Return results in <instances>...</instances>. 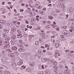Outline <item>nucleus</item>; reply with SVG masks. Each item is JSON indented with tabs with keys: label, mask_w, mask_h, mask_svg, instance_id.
<instances>
[{
	"label": "nucleus",
	"mask_w": 74,
	"mask_h": 74,
	"mask_svg": "<svg viewBox=\"0 0 74 74\" xmlns=\"http://www.w3.org/2000/svg\"><path fill=\"white\" fill-rule=\"evenodd\" d=\"M19 47H21V48H19L18 49V51H23L25 49H23V45H20V46L19 45Z\"/></svg>",
	"instance_id": "nucleus-1"
},
{
	"label": "nucleus",
	"mask_w": 74,
	"mask_h": 74,
	"mask_svg": "<svg viewBox=\"0 0 74 74\" xmlns=\"http://www.w3.org/2000/svg\"><path fill=\"white\" fill-rule=\"evenodd\" d=\"M23 62L22 60H20L19 62L17 63V64L18 66H21L22 64H23Z\"/></svg>",
	"instance_id": "nucleus-2"
},
{
	"label": "nucleus",
	"mask_w": 74,
	"mask_h": 74,
	"mask_svg": "<svg viewBox=\"0 0 74 74\" xmlns=\"http://www.w3.org/2000/svg\"><path fill=\"white\" fill-rule=\"evenodd\" d=\"M45 73L46 74H50L51 71H50V70H45Z\"/></svg>",
	"instance_id": "nucleus-3"
},
{
	"label": "nucleus",
	"mask_w": 74,
	"mask_h": 74,
	"mask_svg": "<svg viewBox=\"0 0 74 74\" xmlns=\"http://www.w3.org/2000/svg\"><path fill=\"white\" fill-rule=\"evenodd\" d=\"M18 49V48L17 47H15V46H14L12 48V50L13 51H16L17 50V49Z\"/></svg>",
	"instance_id": "nucleus-4"
},
{
	"label": "nucleus",
	"mask_w": 74,
	"mask_h": 74,
	"mask_svg": "<svg viewBox=\"0 0 74 74\" xmlns=\"http://www.w3.org/2000/svg\"><path fill=\"white\" fill-rule=\"evenodd\" d=\"M29 65L30 66H33V67H34V66L35 65V62H33L30 63L29 64Z\"/></svg>",
	"instance_id": "nucleus-5"
},
{
	"label": "nucleus",
	"mask_w": 74,
	"mask_h": 74,
	"mask_svg": "<svg viewBox=\"0 0 74 74\" xmlns=\"http://www.w3.org/2000/svg\"><path fill=\"white\" fill-rule=\"evenodd\" d=\"M1 60L2 63H3V64H7L8 63V62L6 61H4L2 59H1Z\"/></svg>",
	"instance_id": "nucleus-6"
},
{
	"label": "nucleus",
	"mask_w": 74,
	"mask_h": 74,
	"mask_svg": "<svg viewBox=\"0 0 74 74\" xmlns=\"http://www.w3.org/2000/svg\"><path fill=\"white\" fill-rule=\"evenodd\" d=\"M25 71L26 72H30L31 71V70L29 68H27L26 70H25Z\"/></svg>",
	"instance_id": "nucleus-7"
},
{
	"label": "nucleus",
	"mask_w": 74,
	"mask_h": 74,
	"mask_svg": "<svg viewBox=\"0 0 74 74\" xmlns=\"http://www.w3.org/2000/svg\"><path fill=\"white\" fill-rule=\"evenodd\" d=\"M6 51H7L8 52H12V51L10 49H6Z\"/></svg>",
	"instance_id": "nucleus-8"
},
{
	"label": "nucleus",
	"mask_w": 74,
	"mask_h": 74,
	"mask_svg": "<svg viewBox=\"0 0 74 74\" xmlns=\"http://www.w3.org/2000/svg\"><path fill=\"white\" fill-rule=\"evenodd\" d=\"M12 66L15 67V66H16V63H15V62H13L12 64Z\"/></svg>",
	"instance_id": "nucleus-9"
},
{
	"label": "nucleus",
	"mask_w": 74,
	"mask_h": 74,
	"mask_svg": "<svg viewBox=\"0 0 74 74\" xmlns=\"http://www.w3.org/2000/svg\"><path fill=\"white\" fill-rule=\"evenodd\" d=\"M18 38H21V37H22L23 35L21 34V33H20L18 35Z\"/></svg>",
	"instance_id": "nucleus-10"
},
{
	"label": "nucleus",
	"mask_w": 74,
	"mask_h": 74,
	"mask_svg": "<svg viewBox=\"0 0 74 74\" xmlns=\"http://www.w3.org/2000/svg\"><path fill=\"white\" fill-rule=\"evenodd\" d=\"M4 74H10V72L8 71H5L4 72Z\"/></svg>",
	"instance_id": "nucleus-11"
},
{
	"label": "nucleus",
	"mask_w": 74,
	"mask_h": 74,
	"mask_svg": "<svg viewBox=\"0 0 74 74\" xmlns=\"http://www.w3.org/2000/svg\"><path fill=\"white\" fill-rule=\"evenodd\" d=\"M61 7L62 8H65V6H64V3H63L61 5Z\"/></svg>",
	"instance_id": "nucleus-12"
},
{
	"label": "nucleus",
	"mask_w": 74,
	"mask_h": 74,
	"mask_svg": "<svg viewBox=\"0 0 74 74\" xmlns=\"http://www.w3.org/2000/svg\"><path fill=\"white\" fill-rule=\"evenodd\" d=\"M60 45L59 44H57L55 46L56 48H58L59 47H60Z\"/></svg>",
	"instance_id": "nucleus-13"
},
{
	"label": "nucleus",
	"mask_w": 74,
	"mask_h": 74,
	"mask_svg": "<svg viewBox=\"0 0 74 74\" xmlns=\"http://www.w3.org/2000/svg\"><path fill=\"white\" fill-rule=\"evenodd\" d=\"M53 61V60H49V62L48 63H53V61Z\"/></svg>",
	"instance_id": "nucleus-14"
},
{
	"label": "nucleus",
	"mask_w": 74,
	"mask_h": 74,
	"mask_svg": "<svg viewBox=\"0 0 74 74\" xmlns=\"http://www.w3.org/2000/svg\"><path fill=\"white\" fill-rule=\"evenodd\" d=\"M42 61L43 62H45L46 60H45V59L44 58H42L41 59Z\"/></svg>",
	"instance_id": "nucleus-15"
},
{
	"label": "nucleus",
	"mask_w": 74,
	"mask_h": 74,
	"mask_svg": "<svg viewBox=\"0 0 74 74\" xmlns=\"http://www.w3.org/2000/svg\"><path fill=\"white\" fill-rule=\"evenodd\" d=\"M9 47L10 45H6L4 46V48H6Z\"/></svg>",
	"instance_id": "nucleus-16"
},
{
	"label": "nucleus",
	"mask_w": 74,
	"mask_h": 74,
	"mask_svg": "<svg viewBox=\"0 0 74 74\" xmlns=\"http://www.w3.org/2000/svg\"><path fill=\"white\" fill-rule=\"evenodd\" d=\"M38 44H39V42L38 41H36L35 42V45H38Z\"/></svg>",
	"instance_id": "nucleus-17"
},
{
	"label": "nucleus",
	"mask_w": 74,
	"mask_h": 74,
	"mask_svg": "<svg viewBox=\"0 0 74 74\" xmlns=\"http://www.w3.org/2000/svg\"><path fill=\"white\" fill-rule=\"evenodd\" d=\"M4 43L3 42H0V47L2 46L3 45H4Z\"/></svg>",
	"instance_id": "nucleus-18"
},
{
	"label": "nucleus",
	"mask_w": 74,
	"mask_h": 74,
	"mask_svg": "<svg viewBox=\"0 0 74 74\" xmlns=\"http://www.w3.org/2000/svg\"><path fill=\"white\" fill-rule=\"evenodd\" d=\"M5 40L7 41H10V37L7 38H5Z\"/></svg>",
	"instance_id": "nucleus-19"
},
{
	"label": "nucleus",
	"mask_w": 74,
	"mask_h": 74,
	"mask_svg": "<svg viewBox=\"0 0 74 74\" xmlns=\"http://www.w3.org/2000/svg\"><path fill=\"white\" fill-rule=\"evenodd\" d=\"M26 67V66H24V65L21 66V68H22V69H25Z\"/></svg>",
	"instance_id": "nucleus-20"
},
{
	"label": "nucleus",
	"mask_w": 74,
	"mask_h": 74,
	"mask_svg": "<svg viewBox=\"0 0 74 74\" xmlns=\"http://www.w3.org/2000/svg\"><path fill=\"white\" fill-rule=\"evenodd\" d=\"M3 37H4V38H6V37H7V36L6 34H4L3 35Z\"/></svg>",
	"instance_id": "nucleus-21"
},
{
	"label": "nucleus",
	"mask_w": 74,
	"mask_h": 74,
	"mask_svg": "<svg viewBox=\"0 0 74 74\" xmlns=\"http://www.w3.org/2000/svg\"><path fill=\"white\" fill-rule=\"evenodd\" d=\"M4 32H5V33H8V32H9V30L5 29L4 30Z\"/></svg>",
	"instance_id": "nucleus-22"
},
{
	"label": "nucleus",
	"mask_w": 74,
	"mask_h": 74,
	"mask_svg": "<svg viewBox=\"0 0 74 74\" xmlns=\"http://www.w3.org/2000/svg\"><path fill=\"white\" fill-rule=\"evenodd\" d=\"M19 42L20 44H23V40H19Z\"/></svg>",
	"instance_id": "nucleus-23"
},
{
	"label": "nucleus",
	"mask_w": 74,
	"mask_h": 74,
	"mask_svg": "<svg viewBox=\"0 0 74 74\" xmlns=\"http://www.w3.org/2000/svg\"><path fill=\"white\" fill-rule=\"evenodd\" d=\"M39 74H43L44 73V72L43 71L39 72H38Z\"/></svg>",
	"instance_id": "nucleus-24"
},
{
	"label": "nucleus",
	"mask_w": 74,
	"mask_h": 74,
	"mask_svg": "<svg viewBox=\"0 0 74 74\" xmlns=\"http://www.w3.org/2000/svg\"><path fill=\"white\" fill-rule=\"evenodd\" d=\"M45 35V33H41V36H44Z\"/></svg>",
	"instance_id": "nucleus-25"
},
{
	"label": "nucleus",
	"mask_w": 74,
	"mask_h": 74,
	"mask_svg": "<svg viewBox=\"0 0 74 74\" xmlns=\"http://www.w3.org/2000/svg\"><path fill=\"white\" fill-rule=\"evenodd\" d=\"M66 36V37H68V36H70V34L68 33H66V34H65Z\"/></svg>",
	"instance_id": "nucleus-26"
},
{
	"label": "nucleus",
	"mask_w": 74,
	"mask_h": 74,
	"mask_svg": "<svg viewBox=\"0 0 74 74\" xmlns=\"http://www.w3.org/2000/svg\"><path fill=\"white\" fill-rule=\"evenodd\" d=\"M53 64H54L55 65H56L57 64V62H56V61H53Z\"/></svg>",
	"instance_id": "nucleus-27"
},
{
	"label": "nucleus",
	"mask_w": 74,
	"mask_h": 74,
	"mask_svg": "<svg viewBox=\"0 0 74 74\" xmlns=\"http://www.w3.org/2000/svg\"><path fill=\"white\" fill-rule=\"evenodd\" d=\"M49 18L50 19H53V18L51 16H49Z\"/></svg>",
	"instance_id": "nucleus-28"
},
{
	"label": "nucleus",
	"mask_w": 74,
	"mask_h": 74,
	"mask_svg": "<svg viewBox=\"0 0 74 74\" xmlns=\"http://www.w3.org/2000/svg\"><path fill=\"white\" fill-rule=\"evenodd\" d=\"M54 57L55 58H58V54H55L54 55Z\"/></svg>",
	"instance_id": "nucleus-29"
},
{
	"label": "nucleus",
	"mask_w": 74,
	"mask_h": 74,
	"mask_svg": "<svg viewBox=\"0 0 74 74\" xmlns=\"http://www.w3.org/2000/svg\"><path fill=\"white\" fill-rule=\"evenodd\" d=\"M63 33H64V34H66L67 32H66V31L64 30L63 32Z\"/></svg>",
	"instance_id": "nucleus-30"
},
{
	"label": "nucleus",
	"mask_w": 74,
	"mask_h": 74,
	"mask_svg": "<svg viewBox=\"0 0 74 74\" xmlns=\"http://www.w3.org/2000/svg\"><path fill=\"white\" fill-rule=\"evenodd\" d=\"M31 14H32V15H36V13L34 12H33Z\"/></svg>",
	"instance_id": "nucleus-31"
},
{
	"label": "nucleus",
	"mask_w": 74,
	"mask_h": 74,
	"mask_svg": "<svg viewBox=\"0 0 74 74\" xmlns=\"http://www.w3.org/2000/svg\"><path fill=\"white\" fill-rule=\"evenodd\" d=\"M55 53H56V54H58V53H59V52L58 51H55Z\"/></svg>",
	"instance_id": "nucleus-32"
},
{
	"label": "nucleus",
	"mask_w": 74,
	"mask_h": 74,
	"mask_svg": "<svg viewBox=\"0 0 74 74\" xmlns=\"http://www.w3.org/2000/svg\"><path fill=\"white\" fill-rule=\"evenodd\" d=\"M13 39H15L16 38V36L15 35H14L12 36Z\"/></svg>",
	"instance_id": "nucleus-33"
},
{
	"label": "nucleus",
	"mask_w": 74,
	"mask_h": 74,
	"mask_svg": "<svg viewBox=\"0 0 74 74\" xmlns=\"http://www.w3.org/2000/svg\"><path fill=\"white\" fill-rule=\"evenodd\" d=\"M12 30L13 32H15L16 30L15 28H13L12 29Z\"/></svg>",
	"instance_id": "nucleus-34"
},
{
	"label": "nucleus",
	"mask_w": 74,
	"mask_h": 74,
	"mask_svg": "<svg viewBox=\"0 0 74 74\" xmlns=\"http://www.w3.org/2000/svg\"><path fill=\"white\" fill-rule=\"evenodd\" d=\"M17 31V32H18V33H22V32H21L20 31V30H19V29H18Z\"/></svg>",
	"instance_id": "nucleus-35"
},
{
	"label": "nucleus",
	"mask_w": 74,
	"mask_h": 74,
	"mask_svg": "<svg viewBox=\"0 0 74 74\" xmlns=\"http://www.w3.org/2000/svg\"><path fill=\"white\" fill-rule=\"evenodd\" d=\"M15 41H12V40L11 41V44H15Z\"/></svg>",
	"instance_id": "nucleus-36"
},
{
	"label": "nucleus",
	"mask_w": 74,
	"mask_h": 74,
	"mask_svg": "<svg viewBox=\"0 0 74 74\" xmlns=\"http://www.w3.org/2000/svg\"><path fill=\"white\" fill-rule=\"evenodd\" d=\"M60 10H59L57 9L56 10V12H60Z\"/></svg>",
	"instance_id": "nucleus-37"
},
{
	"label": "nucleus",
	"mask_w": 74,
	"mask_h": 74,
	"mask_svg": "<svg viewBox=\"0 0 74 74\" xmlns=\"http://www.w3.org/2000/svg\"><path fill=\"white\" fill-rule=\"evenodd\" d=\"M50 25L51 26H52V27H53V28H55V26H54V25H53V24H51V25Z\"/></svg>",
	"instance_id": "nucleus-38"
},
{
	"label": "nucleus",
	"mask_w": 74,
	"mask_h": 74,
	"mask_svg": "<svg viewBox=\"0 0 74 74\" xmlns=\"http://www.w3.org/2000/svg\"><path fill=\"white\" fill-rule=\"evenodd\" d=\"M60 37H61V38H63L64 37V36L63 35H61L60 36Z\"/></svg>",
	"instance_id": "nucleus-39"
},
{
	"label": "nucleus",
	"mask_w": 74,
	"mask_h": 74,
	"mask_svg": "<svg viewBox=\"0 0 74 74\" xmlns=\"http://www.w3.org/2000/svg\"><path fill=\"white\" fill-rule=\"evenodd\" d=\"M69 51H70V50H65V52H66L67 53V52H69Z\"/></svg>",
	"instance_id": "nucleus-40"
},
{
	"label": "nucleus",
	"mask_w": 74,
	"mask_h": 74,
	"mask_svg": "<svg viewBox=\"0 0 74 74\" xmlns=\"http://www.w3.org/2000/svg\"><path fill=\"white\" fill-rule=\"evenodd\" d=\"M29 14H32V12H33V11H30L29 12Z\"/></svg>",
	"instance_id": "nucleus-41"
},
{
	"label": "nucleus",
	"mask_w": 74,
	"mask_h": 74,
	"mask_svg": "<svg viewBox=\"0 0 74 74\" xmlns=\"http://www.w3.org/2000/svg\"><path fill=\"white\" fill-rule=\"evenodd\" d=\"M63 29H66L67 28V26H64L63 27Z\"/></svg>",
	"instance_id": "nucleus-42"
},
{
	"label": "nucleus",
	"mask_w": 74,
	"mask_h": 74,
	"mask_svg": "<svg viewBox=\"0 0 74 74\" xmlns=\"http://www.w3.org/2000/svg\"><path fill=\"white\" fill-rule=\"evenodd\" d=\"M3 74V71L1 70L0 71V74Z\"/></svg>",
	"instance_id": "nucleus-43"
},
{
	"label": "nucleus",
	"mask_w": 74,
	"mask_h": 74,
	"mask_svg": "<svg viewBox=\"0 0 74 74\" xmlns=\"http://www.w3.org/2000/svg\"><path fill=\"white\" fill-rule=\"evenodd\" d=\"M38 8L39 9H40L41 6H38Z\"/></svg>",
	"instance_id": "nucleus-44"
},
{
	"label": "nucleus",
	"mask_w": 74,
	"mask_h": 74,
	"mask_svg": "<svg viewBox=\"0 0 74 74\" xmlns=\"http://www.w3.org/2000/svg\"><path fill=\"white\" fill-rule=\"evenodd\" d=\"M47 22H48V24H51V22L50 21H47Z\"/></svg>",
	"instance_id": "nucleus-45"
},
{
	"label": "nucleus",
	"mask_w": 74,
	"mask_h": 74,
	"mask_svg": "<svg viewBox=\"0 0 74 74\" xmlns=\"http://www.w3.org/2000/svg\"><path fill=\"white\" fill-rule=\"evenodd\" d=\"M33 37H34V35H31L30 36V37H31V38H32V37H33Z\"/></svg>",
	"instance_id": "nucleus-46"
},
{
	"label": "nucleus",
	"mask_w": 74,
	"mask_h": 74,
	"mask_svg": "<svg viewBox=\"0 0 74 74\" xmlns=\"http://www.w3.org/2000/svg\"><path fill=\"white\" fill-rule=\"evenodd\" d=\"M39 13H40V14H42V12L41 11H39L38 12Z\"/></svg>",
	"instance_id": "nucleus-47"
},
{
	"label": "nucleus",
	"mask_w": 74,
	"mask_h": 74,
	"mask_svg": "<svg viewBox=\"0 0 74 74\" xmlns=\"http://www.w3.org/2000/svg\"><path fill=\"white\" fill-rule=\"evenodd\" d=\"M43 69H44V65H42L41 67Z\"/></svg>",
	"instance_id": "nucleus-48"
},
{
	"label": "nucleus",
	"mask_w": 74,
	"mask_h": 74,
	"mask_svg": "<svg viewBox=\"0 0 74 74\" xmlns=\"http://www.w3.org/2000/svg\"><path fill=\"white\" fill-rule=\"evenodd\" d=\"M48 54L49 55H52V53H51V52H49L48 53Z\"/></svg>",
	"instance_id": "nucleus-49"
},
{
	"label": "nucleus",
	"mask_w": 74,
	"mask_h": 74,
	"mask_svg": "<svg viewBox=\"0 0 74 74\" xmlns=\"http://www.w3.org/2000/svg\"><path fill=\"white\" fill-rule=\"evenodd\" d=\"M6 8H8V9H9V10H10V7H9L6 6Z\"/></svg>",
	"instance_id": "nucleus-50"
},
{
	"label": "nucleus",
	"mask_w": 74,
	"mask_h": 74,
	"mask_svg": "<svg viewBox=\"0 0 74 74\" xmlns=\"http://www.w3.org/2000/svg\"><path fill=\"white\" fill-rule=\"evenodd\" d=\"M25 23H27V24H29V22L28 21H26Z\"/></svg>",
	"instance_id": "nucleus-51"
},
{
	"label": "nucleus",
	"mask_w": 74,
	"mask_h": 74,
	"mask_svg": "<svg viewBox=\"0 0 74 74\" xmlns=\"http://www.w3.org/2000/svg\"><path fill=\"white\" fill-rule=\"evenodd\" d=\"M5 21H4V20H3L2 21V23H5Z\"/></svg>",
	"instance_id": "nucleus-52"
},
{
	"label": "nucleus",
	"mask_w": 74,
	"mask_h": 74,
	"mask_svg": "<svg viewBox=\"0 0 74 74\" xmlns=\"http://www.w3.org/2000/svg\"><path fill=\"white\" fill-rule=\"evenodd\" d=\"M29 28L30 29H32V26H29Z\"/></svg>",
	"instance_id": "nucleus-53"
},
{
	"label": "nucleus",
	"mask_w": 74,
	"mask_h": 74,
	"mask_svg": "<svg viewBox=\"0 0 74 74\" xmlns=\"http://www.w3.org/2000/svg\"><path fill=\"white\" fill-rule=\"evenodd\" d=\"M21 12H23V9H21L20 10Z\"/></svg>",
	"instance_id": "nucleus-54"
},
{
	"label": "nucleus",
	"mask_w": 74,
	"mask_h": 74,
	"mask_svg": "<svg viewBox=\"0 0 74 74\" xmlns=\"http://www.w3.org/2000/svg\"><path fill=\"white\" fill-rule=\"evenodd\" d=\"M8 4H11V2H8Z\"/></svg>",
	"instance_id": "nucleus-55"
},
{
	"label": "nucleus",
	"mask_w": 74,
	"mask_h": 74,
	"mask_svg": "<svg viewBox=\"0 0 74 74\" xmlns=\"http://www.w3.org/2000/svg\"><path fill=\"white\" fill-rule=\"evenodd\" d=\"M47 47H48V45L47 44H46L45 45V47H46V48H47Z\"/></svg>",
	"instance_id": "nucleus-56"
},
{
	"label": "nucleus",
	"mask_w": 74,
	"mask_h": 74,
	"mask_svg": "<svg viewBox=\"0 0 74 74\" xmlns=\"http://www.w3.org/2000/svg\"><path fill=\"white\" fill-rule=\"evenodd\" d=\"M21 5H23V6H24V5H25V4L24 3H22L21 4Z\"/></svg>",
	"instance_id": "nucleus-57"
},
{
	"label": "nucleus",
	"mask_w": 74,
	"mask_h": 74,
	"mask_svg": "<svg viewBox=\"0 0 74 74\" xmlns=\"http://www.w3.org/2000/svg\"><path fill=\"white\" fill-rule=\"evenodd\" d=\"M12 6H13L12 5L10 6V8H11V9L12 8Z\"/></svg>",
	"instance_id": "nucleus-58"
},
{
	"label": "nucleus",
	"mask_w": 74,
	"mask_h": 74,
	"mask_svg": "<svg viewBox=\"0 0 74 74\" xmlns=\"http://www.w3.org/2000/svg\"><path fill=\"white\" fill-rule=\"evenodd\" d=\"M28 29L27 28H25V31H27Z\"/></svg>",
	"instance_id": "nucleus-59"
},
{
	"label": "nucleus",
	"mask_w": 74,
	"mask_h": 74,
	"mask_svg": "<svg viewBox=\"0 0 74 74\" xmlns=\"http://www.w3.org/2000/svg\"><path fill=\"white\" fill-rule=\"evenodd\" d=\"M41 48H45V47L44 46H42L41 47Z\"/></svg>",
	"instance_id": "nucleus-60"
},
{
	"label": "nucleus",
	"mask_w": 74,
	"mask_h": 74,
	"mask_svg": "<svg viewBox=\"0 0 74 74\" xmlns=\"http://www.w3.org/2000/svg\"><path fill=\"white\" fill-rule=\"evenodd\" d=\"M14 11L16 13V10L14 9Z\"/></svg>",
	"instance_id": "nucleus-61"
},
{
	"label": "nucleus",
	"mask_w": 74,
	"mask_h": 74,
	"mask_svg": "<svg viewBox=\"0 0 74 74\" xmlns=\"http://www.w3.org/2000/svg\"><path fill=\"white\" fill-rule=\"evenodd\" d=\"M74 19H71V21H74Z\"/></svg>",
	"instance_id": "nucleus-62"
},
{
	"label": "nucleus",
	"mask_w": 74,
	"mask_h": 74,
	"mask_svg": "<svg viewBox=\"0 0 74 74\" xmlns=\"http://www.w3.org/2000/svg\"><path fill=\"white\" fill-rule=\"evenodd\" d=\"M51 5V4H49L48 5V6L49 7L50 5Z\"/></svg>",
	"instance_id": "nucleus-63"
},
{
	"label": "nucleus",
	"mask_w": 74,
	"mask_h": 74,
	"mask_svg": "<svg viewBox=\"0 0 74 74\" xmlns=\"http://www.w3.org/2000/svg\"><path fill=\"white\" fill-rule=\"evenodd\" d=\"M74 42L73 41H71V44H73V43H74Z\"/></svg>",
	"instance_id": "nucleus-64"
}]
</instances>
